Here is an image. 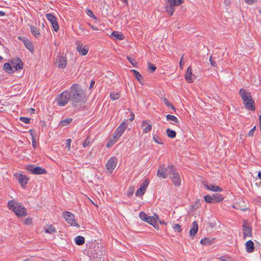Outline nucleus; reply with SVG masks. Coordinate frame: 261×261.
<instances>
[{
	"label": "nucleus",
	"instance_id": "1",
	"mask_svg": "<svg viewBox=\"0 0 261 261\" xmlns=\"http://www.w3.org/2000/svg\"><path fill=\"white\" fill-rule=\"evenodd\" d=\"M69 92L73 106L76 107L77 103L85 101L86 93L79 84H72Z\"/></svg>",
	"mask_w": 261,
	"mask_h": 261
},
{
	"label": "nucleus",
	"instance_id": "2",
	"mask_svg": "<svg viewBox=\"0 0 261 261\" xmlns=\"http://www.w3.org/2000/svg\"><path fill=\"white\" fill-rule=\"evenodd\" d=\"M239 94L242 97L245 107L250 111H254L255 110L254 102L252 98L251 94L243 88L240 90Z\"/></svg>",
	"mask_w": 261,
	"mask_h": 261
},
{
	"label": "nucleus",
	"instance_id": "3",
	"mask_svg": "<svg viewBox=\"0 0 261 261\" xmlns=\"http://www.w3.org/2000/svg\"><path fill=\"white\" fill-rule=\"evenodd\" d=\"M8 207L19 217L27 215L26 208L18 202L14 200H10L8 202Z\"/></svg>",
	"mask_w": 261,
	"mask_h": 261
},
{
	"label": "nucleus",
	"instance_id": "4",
	"mask_svg": "<svg viewBox=\"0 0 261 261\" xmlns=\"http://www.w3.org/2000/svg\"><path fill=\"white\" fill-rule=\"evenodd\" d=\"M105 250L103 247H99L98 245L93 246L90 255L93 261H104Z\"/></svg>",
	"mask_w": 261,
	"mask_h": 261
},
{
	"label": "nucleus",
	"instance_id": "5",
	"mask_svg": "<svg viewBox=\"0 0 261 261\" xmlns=\"http://www.w3.org/2000/svg\"><path fill=\"white\" fill-rule=\"evenodd\" d=\"M184 0H167L166 2V10L168 14L172 15L174 12L175 7L181 4Z\"/></svg>",
	"mask_w": 261,
	"mask_h": 261
},
{
	"label": "nucleus",
	"instance_id": "6",
	"mask_svg": "<svg viewBox=\"0 0 261 261\" xmlns=\"http://www.w3.org/2000/svg\"><path fill=\"white\" fill-rule=\"evenodd\" d=\"M57 100L59 106H65L69 100L71 101L69 92L67 90L62 92L57 98Z\"/></svg>",
	"mask_w": 261,
	"mask_h": 261
},
{
	"label": "nucleus",
	"instance_id": "7",
	"mask_svg": "<svg viewBox=\"0 0 261 261\" xmlns=\"http://www.w3.org/2000/svg\"><path fill=\"white\" fill-rule=\"evenodd\" d=\"M27 170L33 174H44L46 173V170L39 166H34V165H29L26 167Z\"/></svg>",
	"mask_w": 261,
	"mask_h": 261
},
{
	"label": "nucleus",
	"instance_id": "8",
	"mask_svg": "<svg viewBox=\"0 0 261 261\" xmlns=\"http://www.w3.org/2000/svg\"><path fill=\"white\" fill-rule=\"evenodd\" d=\"M118 163V159L116 156L111 157L107 161L106 167L107 170L110 173H112L115 168H116Z\"/></svg>",
	"mask_w": 261,
	"mask_h": 261
},
{
	"label": "nucleus",
	"instance_id": "9",
	"mask_svg": "<svg viewBox=\"0 0 261 261\" xmlns=\"http://www.w3.org/2000/svg\"><path fill=\"white\" fill-rule=\"evenodd\" d=\"M63 217L68 223L70 224L71 226H75L79 227L80 225L78 223H76L74 219V216L70 212L65 211L63 213Z\"/></svg>",
	"mask_w": 261,
	"mask_h": 261
},
{
	"label": "nucleus",
	"instance_id": "10",
	"mask_svg": "<svg viewBox=\"0 0 261 261\" xmlns=\"http://www.w3.org/2000/svg\"><path fill=\"white\" fill-rule=\"evenodd\" d=\"M126 120L123 121L120 125L118 127V128L116 129L115 132L113 135L114 139H115L116 140L119 138L121 136L122 134L125 131L127 125H126Z\"/></svg>",
	"mask_w": 261,
	"mask_h": 261
},
{
	"label": "nucleus",
	"instance_id": "11",
	"mask_svg": "<svg viewBox=\"0 0 261 261\" xmlns=\"http://www.w3.org/2000/svg\"><path fill=\"white\" fill-rule=\"evenodd\" d=\"M242 229L244 239H245L247 237H252V228L249 226L246 220H244L243 221Z\"/></svg>",
	"mask_w": 261,
	"mask_h": 261
},
{
	"label": "nucleus",
	"instance_id": "12",
	"mask_svg": "<svg viewBox=\"0 0 261 261\" xmlns=\"http://www.w3.org/2000/svg\"><path fill=\"white\" fill-rule=\"evenodd\" d=\"M67 63L66 57L63 55H59L57 57L56 64L59 68L63 69L66 67Z\"/></svg>",
	"mask_w": 261,
	"mask_h": 261
},
{
	"label": "nucleus",
	"instance_id": "13",
	"mask_svg": "<svg viewBox=\"0 0 261 261\" xmlns=\"http://www.w3.org/2000/svg\"><path fill=\"white\" fill-rule=\"evenodd\" d=\"M76 50L80 55L85 56L88 52L89 48L88 46L86 45L83 46L82 43L78 42L76 43Z\"/></svg>",
	"mask_w": 261,
	"mask_h": 261
},
{
	"label": "nucleus",
	"instance_id": "14",
	"mask_svg": "<svg viewBox=\"0 0 261 261\" xmlns=\"http://www.w3.org/2000/svg\"><path fill=\"white\" fill-rule=\"evenodd\" d=\"M204 186L206 188V189L210 190L211 191L214 192H221L222 191V189L220 187L215 186L213 184H209L207 181H203L202 182Z\"/></svg>",
	"mask_w": 261,
	"mask_h": 261
},
{
	"label": "nucleus",
	"instance_id": "15",
	"mask_svg": "<svg viewBox=\"0 0 261 261\" xmlns=\"http://www.w3.org/2000/svg\"><path fill=\"white\" fill-rule=\"evenodd\" d=\"M170 178L174 186L178 187L180 185L181 178L179 173H177L176 171L175 172H174V173L172 175Z\"/></svg>",
	"mask_w": 261,
	"mask_h": 261
},
{
	"label": "nucleus",
	"instance_id": "16",
	"mask_svg": "<svg viewBox=\"0 0 261 261\" xmlns=\"http://www.w3.org/2000/svg\"><path fill=\"white\" fill-rule=\"evenodd\" d=\"M16 175H18V180L19 183L20 184L21 186L24 188L26 187V185L28 183V181L29 180V178L27 176L25 175H22V174H16Z\"/></svg>",
	"mask_w": 261,
	"mask_h": 261
},
{
	"label": "nucleus",
	"instance_id": "17",
	"mask_svg": "<svg viewBox=\"0 0 261 261\" xmlns=\"http://www.w3.org/2000/svg\"><path fill=\"white\" fill-rule=\"evenodd\" d=\"M141 127L144 133H148L152 129V125L147 120H143L141 123Z\"/></svg>",
	"mask_w": 261,
	"mask_h": 261
},
{
	"label": "nucleus",
	"instance_id": "18",
	"mask_svg": "<svg viewBox=\"0 0 261 261\" xmlns=\"http://www.w3.org/2000/svg\"><path fill=\"white\" fill-rule=\"evenodd\" d=\"M166 167L164 165H160L159 167L157 175L159 177H162L163 178H166L168 176V173L166 172Z\"/></svg>",
	"mask_w": 261,
	"mask_h": 261
},
{
	"label": "nucleus",
	"instance_id": "19",
	"mask_svg": "<svg viewBox=\"0 0 261 261\" xmlns=\"http://www.w3.org/2000/svg\"><path fill=\"white\" fill-rule=\"evenodd\" d=\"M198 230V225L196 221H194L192 223V225L191 229L190 230L189 234L190 237L193 238L197 234Z\"/></svg>",
	"mask_w": 261,
	"mask_h": 261
},
{
	"label": "nucleus",
	"instance_id": "20",
	"mask_svg": "<svg viewBox=\"0 0 261 261\" xmlns=\"http://www.w3.org/2000/svg\"><path fill=\"white\" fill-rule=\"evenodd\" d=\"M47 18L51 24L55 32H58L59 30V26L57 20V17H47Z\"/></svg>",
	"mask_w": 261,
	"mask_h": 261
},
{
	"label": "nucleus",
	"instance_id": "21",
	"mask_svg": "<svg viewBox=\"0 0 261 261\" xmlns=\"http://www.w3.org/2000/svg\"><path fill=\"white\" fill-rule=\"evenodd\" d=\"M192 69L191 66H189L187 68L186 73L185 75V78L186 81L189 83H191L193 82L192 79Z\"/></svg>",
	"mask_w": 261,
	"mask_h": 261
},
{
	"label": "nucleus",
	"instance_id": "22",
	"mask_svg": "<svg viewBox=\"0 0 261 261\" xmlns=\"http://www.w3.org/2000/svg\"><path fill=\"white\" fill-rule=\"evenodd\" d=\"M166 117L167 120H170L173 122V123H172V124L176 125L177 126H178L179 125V121L177 118L175 116L167 114L166 116Z\"/></svg>",
	"mask_w": 261,
	"mask_h": 261
},
{
	"label": "nucleus",
	"instance_id": "23",
	"mask_svg": "<svg viewBox=\"0 0 261 261\" xmlns=\"http://www.w3.org/2000/svg\"><path fill=\"white\" fill-rule=\"evenodd\" d=\"M146 222L152 225L155 229H159V226L157 222H155V218L154 217L148 216Z\"/></svg>",
	"mask_w": 261,
	"mask_h": 261
},
{
	"label": "nucleus",
	"instance_id": "24",
	"mask_svg": "<svg viewBox=\"0 0 261 261\" xmlns=\"http://www.w3.org/2000/svg\"><path fill=\"white\" fill-rule=\"evenodd\" d=\"M246 249L249 253L252 252L254 251V243L251 240H249L246 243Z\"/></svg>",
	"mask_w": 261,
	"mask_h": 261
},
{
	"label": "nucleus",
	"instance_id": "25",
	"mask_svg": "<svg viewBox=\"0 0 261 261\" xmlns=\"http://www.w3.org/2000/svg\"><path fill=\"white\" fill-rule=\"evenodd\" d=\"M23 44L27 49H28L31 52L34 51V46L32 43L28 39H23Z\"/></svg>",
	"mask_w": 261,
	"mask_h": 261
},
{
	"label": "nucleus",
	"instance_id": "26",
	"mask_svg": "<svg viewBox=\"0 0 261 261\" xmlns=\"http://www.w3.org/2000/svg\"><path fill=\"white\" fill-rule=\"evenodd\" d=\"M212 196L213 197L214 203L220 202L222 201L224 199L223 196L220 194H213Z\"/></svg>",
	"mask_w": 261,
	"mask_h": 261
},
{
	"label": "nucleus",
	"instance_id": "27",
	"mask_svg": "<svg viewBox=\"0 0 261 261\" xmlns=\"http://www.w3.org/2000/svg\"><path fill=\"white\" fill-rule=\"evenodd\" d=\"M130 72L134 73L135 77L139 82V83H141L143 79L142 75L138 71L135 69L130 70Z\"/></svg>",
	"mask_w": 261,
	"mask_h": 261
},
{
	"label": "nucleus",
	"instance_id": "28",
	"mask_svg": "<svg viewBox=\"0 0 261 261\" xmlns=\"http://www.w3.org/2000/svg\"><path fill=\"white\" fill-rule=\"evenodd\" d=\"M75 242L77 245H82L85 243V238L81 236H78L75 238Z\"/></svg>",
	"mask_w": 261,
	"mask_h": 261
},
{
	"label": "nucleus",
	"instance_id": "29",
	"mask_svg": "<svg viewBox=\"0 0 261 261\" xmlns=\"http://www.w3.org/2000/svg\"><path fill=\"white\" fill-rule=\"evenodd\" d=\"M30 28H31V31L32 33V34L36 38H37L40 36V32H39V30L36 27L32 25L30 27Z\"/></svg>",
	"mask_w": 261,
	"mask_h": 261
},
{
	"label": "nucleus",
	"instance_id": "30",
	"mask_svg": "<svg viewBox=\"0 0 261 261\" xmlns=\"http://www.w3.org/2000/svg\"><path fill=\"white\" fill-rule=\"evenodd\" d=\"M111 36L115 37L116 39L119 40H122L124 38L121 33L115 31L112 33Z\"/></svg>",
	"mask_w": 261,
	"mask_h": 261
},
{
	"label": "nucleus",
	"instance_id": "31",
	"mask_svg": "<svg viewBox=\"0 0 261 261\" xmlns=\"http://www.w3.org/2000/svg\"><path fill=\"white\" fill-rule=\"evenodd\" d=\"M213 240L214 239L211 240L210 239L207 238H202L200 240V244H201L203 245H211L212 244Z\"/></svg>",
	"mask_w": 261,
	"mask_h": 261
},
{
	"label": "nucleus",
	"instance_id": "32",
	"mask_svg": "<svg viewBox=\"0 0 261 261\" xmlns=\"http://www.w3.org/2000/svg\"><path fill=\"white\" fill-rule=\"evenodd\" d=\"M166 133L167 136L170 138H174L176 137V132L170 128H167L166 129Z\"/></svg>",
	"mask_w": 261,
	"mask_h": 261
},
{
	"label": "nucleus",
	"instance_id": "33",
	"mask_svg": "<svg viewBox=\"0 0 261 261\" xmlns=\"http://www.w3.org/2000/svg\"><path fill=\"white\" fill-rule=\"evenodd\" d=\"M4 69L8 73H13L14 72V71L13 70L12 67H11V65L8 63H5L4 65Z\"/></svg>",
	"mask_w": 261,
	"mask_h": 261
},
{
	"label": "nucleus",
	"instance_id": "34",
	"mask_svg": "<svg viewBox=\"0 0 261 261\" xmlns=\"http://www.w3.org/2000/svg\"><path fill=\"white\" fill-rule=\"evenodd\" d=\"M166 172L168 174H173L174 172H176V170L172 165H168L167 168H166Z\"/></svg>",
	"mask_w": 261,
	"mask_h": 261
},
{
	"label": "nucleus",
	"instance_id": "35",
	"mask_svg": "<svg viewBox=\"0 0 261 261\" xmlns=\"http://www.w3.org/2000/svg\"><path fill=\"white\" fill-rule=\"evenodd\" d=\"M71 118H66L60 121V125L61 126H65L69 125L72 121Z\"/></svg>",
	"mask_w": 261,
	"mask_h": 261
},
{
	"label": "nucleus",
	"instance_id": "36",
	"mask_svg": "<svg viewBox=\"0 0 261 261\" xmlns=\"http://www.w3.org/2000/svg\"><path fill=\"white\" fill-rule=\"evenodd\" d=\"M56 229L53 225L47 226V227L45 229V232L48 233H52L56 231Z\"/></svg>",
	"mask_w": 261,
	"mask_h": 261
},
{
	"label": "nucleus",
	"instance_id": "37",
	"mask_svg": "<svg viewBox=\"0 0 261 261\" xmlns=\"http://www.w3.org/2000/svg\"><path fill=\"white\" fill-rule=\"evenodd\" d=\"M204 199L205 202L207 203H215L213 200V196L207 195L204 196Z\"/></svg>",
	"mask_w": 261,
	"mask_h": 261
},
{
	"label": "nucleus",
	"instance_id": "38",
	"mask_svg": "<svg viewBox=\"0 0 261 261\" xmlns=\"http://www.w3.org/2000/svg\"><path fill=\"white\" fill-rule=\"evenodd\" d=\"M110 96L111 98L114 100L118 99L120 97V93L119 92L115 93V92H111Z\"/></svg>",
	"mask_w": 261,
	"mask_h": 261
},
{
	"label": "nucleus",
	"instance_id": "39",
	"mask_svg": "<svg viewBox=\"0 0 261 261\" xmlns=\"http://www.w3.org/2000/svg\"><path fill=\"white\" fill-rule=\"evenodd\" d=\"M18 62L16 64L14 67L16 70H20L23 68V63L20 59H18L17 61Z\"/></svg>",
	"mask_w": 261,
	"mask_h": 261
},
{
	"label": "nucleus",
	"instance_id": "40",
	"mask_svg": "<svg viewBox=\"0 0 261 261\" xmlns=\"http://www.w3.org/2000/svg\"><path fill=\"white\" fill-rule=\"evenodd\" d=\"M149 183V181L148 179H146L144 180V181L140 185V188L143 190H144L145 191L146 190V188Z\"/></svg>",
	"mask_w": 261,
	"mask_h": 261
},
{
	"label": "nucleus",
	"instance_id": "41",
	"mask_svg": "<svg viewBox=\"0 0 261 261\" xmlns=\"http://www.w3.org/2000/svg\"><path fill=\"white\" fill-rule=\"evenodd\" d=\"M164 102L167 107L171 108V109L174 111L175 110V107L166 98H164Z\"/></svg>",
	"mask_w": 261,
	"mask_h": 261
},
{
	"label": "nucleus",
	"instance_id": "42",
	"mask_svg": "<svg viewBox=\"0 0 261 261\" xmlns=\"http://www.w3.org/2000/svg\"><path fill=\"white\" fill-rule=\"evenodd\" d=\"M139 217L142 220L146 222L148 219V216H147L144 212H141L139 214Z\"/></svg>",
	"mask_w": 261,
	"mask_h": 261
},
{
	"label": "nucleus",
	"instance_id": "43",
	"mask_svg": "<svg viewBox=\"0 0 261 261\" xmlns=\"http://www.w3.org/2000/svg\"><path fill=\"white\" fill-rule=\"evenodd\" d=\"M153 140L158 144H163L164 143L162 139L156 135H153Z\"/></svg>",
	"mask_w": 261,
	"mask_h": 261
},
{
	"label": "nucleus",
	"instance_id": "44",
	"mask_svg": "<svg viewBox=\"0 0 261 261\" xmlns=\"http://www.w3.org/2000/svg\"><path fill=\"white\" fill-rule=\"evenodd\" d=\"M148 69L150 70L151 73L154 72L156 69V66L151 63H148Z\"/></svg>",
	"mask_w": 261,
	"mask_h": 261
},
{
	"label": "nucleus",
	"instance_id": "45",
	"mask_svg": "<svg viewBox=\"0 0 261 261\" xmlns=\"http://www.w3.org/2000/svg\"><path fill=\"white\" fill-rule=\"evenodd\" d=\"M145 192L144 190L139 188L136 193V195L137 196L141 197L145 193Z\"/></svg>",
	"mask_w": 261,
	"mask_h": 261
},
{
	"label": "nucleus",
	"instance_id": "46",
	"mask_svg": "<svg viewBox=\"0 0 261 261\" xmlns=\"http://www.w3.org/2000/svg\"><path fill=\"white\" fill-rule=\"evenodd\" d=\"M127 60L129 61V62L130 63V64L135 67H137L138 63L135 60L132 59L129 57H127Z\"/></svg>",
	"mask_w": 261,
	"mask_h": 261
},
{
	"label": "nucleus",
	"instance_id": "47",
	"mask_svg": "<svg viewBox=\"0 0 261 261\" xmlns=\"http://www.w3.org/2000/svg\"><path fill=\"white\" fill-rule=\"evenodd\" d=\"M173 228L176 230L178 232H181L182 230L181 226L178 224H174L173 225Z\"/></svg>",
	"mask_w": 261,
	"mask_h": 261
},
{
	"label": "nucleus",
	"instance_id": "48",
	"mask_svg": "<svg viewBox=\"0 0 261 261\" xmlns=\"http://www.w3.org/2000/svg\"><path fill=\"white\" fill-rule=\"evenodd\" d=\"M19 119L21 121L24 122L25 124H28V123H30V118H28V117H21L19 118Z\"/></svg>",
	"mask_w": 261,
	"mask_h": 261
},
{
	"label": "nucleus",
	"instance_id": "49",
	"mask_svg": "<svg viewBox=\"0 0 261 261\" xmlns=\"http://www.w3.org/2000/svg\"><path fill=\"white\" fill-rule=\"evenodd\" d=\"M89 143H90V138H89V137H87L83 143V147L84 148L87 147L88 146V145L89 144Z\"/></svg>",
	"mask_w": 261,
	"mask_h": 261
},
{
	"label": "nucleus",
	"instance_id": "50",
	"mask_svg": "<svg viewBox=\"0 0 261 261\" xmlns=\"http://www.w3.org/2000/svg\"><path fill=\"white\" fill-rule=\"evenodd\" d=\"M255 130H256V126H255L249 132V133H248L247 136L248 137H252V136H253V135H254V133Z\"/></svg>",
	"mask_w": 261,
	"mask_h": 261
},
{
	"label": "nucleus",
	"instance_id": "51",
	"mask_svg": "<svg viewBox=\"0 0 261 261\" xmlns=\"http://www.w3.org/2000/svg\"><path fill=\"white\" fill-rule=\"evenodd\" d=\"M134 192V188H130L129 189V190L127 192V195L128 197H130L132 196L133 193Z\"/></svg>",
	"mask_w": 261,
	"mask_h": 261
},
{
	"label": "nucleus",
	"instance_id": "52",
	"mask_svg": "<svg viewBox=\"0 0 261 261\" xmlns=\"http://www.w3.org/2000/svg\"><path fill=\"white\" fill-rule=\"evenodd\" d=\"M210 63H211V65L213 66V67H217V64L216 63V62H215L213 60V57L212 56H211L210 57Z\"/></svg>",
	"mask_w": 261,
	"mask_h": 261
},
{
	"label": "nucleus",
	"instance_id": "53",
	"mask_svg": "<svg viewBox=\"0 0 261 261\" xmlns=\"http://www.w3.org/2000/svg\"><path fill=\"white\" fill-rule=\"evenodd\" d=\"M71 142V140L70 139H68L66 140V147L68 148V150L70 148V144Z\"/></svg>",
	"mask_w": 261,
	"mask_h": 261
},
{
	"label": "nucleus",
	"instance_id": "54",
	"mask_svg": "<svg viewBox=\"0 0 261 261\" xmlns=\"http://www.w3.org/2000/svg\"><path fill=\"white\" fill-rule=\"evenodd\" d=\"M24 224L27 225H30L32 223V218H27L24 221Z\"/></svg>",
	"mask_w": 261,
	"mask_h": 261
},
{
	"label": "nucleus",
	"instance_id": "55",
	"mask_svg": "<svg viewBox=\"0 0 261 261\" xmlns=\"http://www.w3.org/2000/svg\"><path fill=\"white\" fill-rule=\"evenodd\" d=\"M86 14L89 16H95L93 13L90 9H87L86 11Z\"/></svg>",
	"mask_w": 261,
	"mask_h": 261
},
{
	"label": "nucleus",
	"instance_id": "56",
	"mask_svg": "<svg viewBox=\"0 0 261 261\" xmlns=\"http://www.w3.org/2000/svg\"><path fill=\"white\" fill-rule=\"evenodd\" d=\"M115 142H116V140L115 141H114V142L113 141H112V140L109 141L108 142L107 144V147L108 148L110 147L111 146H112L115 143Z\"/></svg>",
	"mask_w": 261,
	"mask_h": 261
},
{
	"label": "nucleus",
	"instance_id": "57",
	"mask_svg": "<svg viewBox=\"0 0 261 261\" xmlns=\"http://www.w3.org/2000/svg\"><path fill=\"white\" fill-rule=\"evenodd\" d=\"M88 24L93 30L95 31H98L99 30L96 26H95L94 25L92 24L91 22H89Z\"/></svg>",
	"mask_w": 261,
	"mask_h": 261
},
{
	"label": "nucleus",
	"instance_id": "58",
	"mask_svg": "<svg viewBox=\"0 0 261 261\" xmlns=\"http://www.w3.org/2000/svg\"><path fill=\"white\" fill-rule=\"evenodd\" d=\"M220 260L222 261H230L229 259L225 256H221L220 257Z\"/></svg>",
	"mask_w": 261,
	"mask_h": 261
},
{
	"label": "nucleus",
	"instance_id": "59",
	"mask_svg": "<svg viewBox=\"0 0 261 261\" xmlns=\"http://www.w3.org/2000/svg\"><path fill=\"white\" fill-rule=\"evenodd\" d=\"M245 2L249 5H252L254 3V0H245Z\"/></svg>",
	"mask_w": 261,
	"mask_h": 261
},
{
	"label": "nucleus",
	"instance_id": "60",
	"mask_svg": "<svg viewBox=\"0 0 261 261\" xmlns=\"http://www.w3.org/2000/svg\"><path fill=\"white\" fill-rule=\"evenodd\" d=\"M94 84H95L94 81L92 80L91 81V83H90V86H89V89H91L93 87V86H94Z\"/></svg>",
	"mask_w": 261,
	"mask_h": 261
},
{
	"label": "nucleus",
	"instance_id": "61",
	"mask_svg": "<svg viewBox=\"0 0 261 261\" xmlns=\"http://www.w3.org/2000/svg\"><path fill=\"white\" fill-rule=\"evenodd\" d=\"M97 17H92V19L90 22L92 23H95L97 22L98 21Z\"/></svg>",
	"mask_w": 261,
	"mask_h": 261
},
{
	"label": "nucleus",
	"instance_id": "62",
	"mask_svg": "<svg viewBox=\"0 0 261 261\" xmlns=\"http://www.w3.org/2000/svg\"><path fill=\"white\" fill-rule=\"evenodd\" d=\"M32 145H33V146L34 147V148L36 147V142L34 138H33V140H32Z\"/></svg>",
	"mask_w": 261,
	"mask_h": 261
},
{
	"label": "nucleus",
	"instance_id": "63",
	"mask_svg": "<svg viewBox=\"0 0 261 261\" xmlns=\"http://www.w3.org/2000/svg\"><path fill=\"white\" fill-rule=\"evenodd\" d=\"M152 217H154L155 218V222H157V221H159L160 220L159 217L157 214H154V215Z\"/></svg>",
	"mask_w": 261,
	"mask_h": 261
},
{
	"label": "nucleus",
	"instance_id": "64",
	"mask_svg": "<svg viewBox=\"0 0 261 261\" xmlns=\"http://www.w3.org/2000/svg\"><path fill=\"white\" fill-rule=\"evenodd\" d=\"M259 125L260 129L261 130V114L259 116Z\"/></svg>",
	"mask_w": 261,
	"mask_h": 261
}]
</instances>
